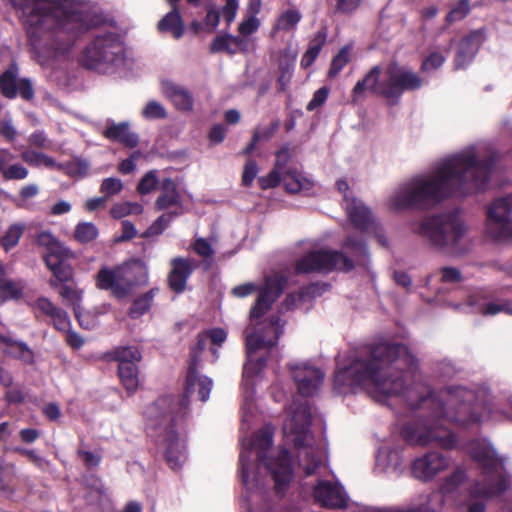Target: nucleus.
Wrapping results in <instances>:
<instances>
[{"mask_svg":"<svg viewBox=\"0 0 512 512\" xmlns=\"http://www.w3.org/2000/svg\"><path fill=\"white\" fill-rule=\"evenodd\" d=\"M414 358L408 349L399 344L379 343L365 359H356L348 367L338 368L334 377L335 389L362 387L377 401L405 393L411 408L429 410L416 430L407 435L412 444L437 445L452 448L455 435L449 425L460 427L478 425L490 419L491 410L485 403L474 402V392L463 387L449 386L437 394H427L422 384L407 387L406 381L413 371Z\"/></svg>","mask_w":512,"mask_h":512,"instance_id":"1","label":"nucleus"},{"mask_svg":"<svg viewBox=\"0 0 512 512\" xmlns=\"http://www.w3.org/2000/svg\"><path fill=\"white\" fill-rule=\"evenodd\" d=\"M483 154L474 146L437 163L431 172L416 175L391 196L395 210L428 208L452 195H467L485 189L491 164L480 160Z\"/></svg>","mask_w":512,"mask_h":512,"instance_id":"2","label":"nucleus"},{"mask_svg":"<svg viewBox=\"0 0 512 512\" xmlns=\"http://www.w3.org/2000/svg\"><path fill=\"white\" fill-rule=\"evenodd\" d=\"M17 10L30 39L36 41L44 38L50 40L55 32L57 40L65 38L63 46L55 48V56L66 53L77 32L90 27L92 5L82 0H61L60 5L64 19L50 12L51 0H10Z\"/></svg>","mask_w":512,"mask_h":512,"instance_id":"3","label":"nucleus"},{"mask_svg":"<svg viewBox=\"0 0 512 512\" xmlns=\"http://www.w3.org/2000/svg\"><path fill=\"white\" fill-rule=\"evenodd\" d=\"M468 452L483 467L484 486L477 483L467 501L468 512H484L485 500L504 492L509 486L503 461L486 440H476L468 444Z\"/></svg>","mask_w":512,"mask_h":512,"instance_id":"4","label":"nucleus"},{"mask_svg":"<svg viewBox=\"0 0 512 512\" xmlns=\"http://www.w3.org/2000/svg\"><path fill=\"white\" fill-rule=\"evenodd\" d=\"M422 84L423 81L417 73L392 62L383 70L379 65L374 66L355 84L351 97L353 102H357L366 91H370L387 99H398L404 91L417 90Z\"/></svg>","mask_w":512,"mask_h":512,"instance_id":"5","label":"nucleus"},{"mask_svg":"<svg viewBox=\"0 0 512 512\" xmlns=\"http://www.w3.org/2000/svg\"><path fill=\"white\" fill-rule=\"evenodd\" d=\"M311 413L306 402L294 403L288 410L283 434L288 443L298 450L300 465L311 475L321 463L319 450L313 445L310 433Z\"/></svg>","mask_w":512,"mask_h":512,"instance_id":"6","label":"nucleus"},{"mask_svg":"<svg viewBox=\"0 0 512 512\" xmlns=\"http://www.w3.org/2000/svg\"><path fill=\"white\" fill-rule=\"evenodd\" d=\"M417 232L433 247L451 253L462 252L468 239V227L455 213L427 218L420 224Z\"/></svg>","mask_w":512,"mask_h":512,"instance_id":"7","label":"nucleus"},{"mask_svg":"<svg viewBox=\"0 0 512 512\" xmlns=\"http://www.w3.org/2000/svg\"><path fill=\"white\" fill-rule=\"evenodd\" d=\"M125 48L114 33L97 35L83 50L79 61L82 66L103 74H111L123 65Z\"/></svg>","mask_w":512,"mask_h":512,"instance_id":"8","label":"nucleus"},{"mask_svg":"<svg viewBox=\"0 0 512 512\" xmlns=\"http://www.w3.org/2000/svg\"><path fill=\"white\" fill-rule=\"evenodd\" d=\"M95 280L99 289L109 290L117 299H123L129 296L136 286L147 283L148 268L139 260L116 267H102Z\"/></svg>","mask_w":512,"mask_h":512,"instance_id":"9","label":"nucleus"},{"mask_svg":"<svg viewBox=\"0 0 512 512\" xmlns=\"http://www.w3.org/2000/svg\"><path fill=\"white\" fill-rule=\"evenodd\" d=\"M168 406L167 399H160L146 408L145 414L151 429L158 435V442L164 449L167 463L172 469L179 468L185 460L184 446L172 427V412L163 413Z\"/></svg>","mask_w":512,"mask_h":512,"instance_id":"10","label":"nucleus"},{"mask_svg":"<svg viewBox=\"0 0 512 512\" xmlns=\"http://www.w3.org/2000/svg\"><path fill=\"white\" fill-rule=\"evenodd\" d=\"M283 333L280 319L272 320L263 328L246 335L247 361L244 365V386H250V378L257 375L265 367V359L257 356V352L274 346Z\"/></svg>","mask_w":512,"mask_h":512,"instance_id":"11","label":"nucleus"},{"mask_svg":"<svg viewBox=\"0 0 512 512\" xmlns=\"http://www.w3.org/2000/svg\"><path fill=\"white\" fill-rule=\"evenodd\" d=\"M273 429L265 426L258 431L250 442V449L256 450L259 460L263 461L272 474L277 492H283L292 479L293 473L288 452L282 450L276 459L266 460L265 452L272 446Z\"/></svg>","mask_w":512,"mask_h":512,"instance_id":"12","label":"nucleus"},{"mask_svg":"<svg viewBox=\"0 0 512 512\" xmlns=\"http://www.w3.org/2000/svg\"><path fill=\"white\" fill-rule=\"evenodd\" d=\"M352 261L339 251L318 249L308 252L296 262L297 273H328L333 270L349 271Z\"/></svg>","mask_w":512,"mask_h":512,"instance_id":"13","label":"nucleus"},{"mask_svg":"<svg viewBox=\"0 0 512 512\" xmlns=\"http://www.w3.org/2000/svg\"><path fill=\"white\" fill-rule=\"evenodd\" d=\"M485 234L495 241L512 239V196L497 199L491 204Z\"/></svg>","mask_w":512,"mask_h":512,"instance_id":"14","label":"nucleus"},{"mask_svg":"<svg viewBox=\"0 0 512 512\" xmlns=\"http://www.w3.org/2000/svg\"><path fill=\"white\" fill-rule=\"evenodd\" d=\"M206 338V335L198 336V341L191 351V363L186 377V392L188 394L197 393L201 401L208 400L213 385L211 379L199 376L197 373L199 356L206 348Z\"/></svg>","mask_w":512,"mask_h":512,"instance_id":"15","label":"nucleus"},{"mask_svg":"<svg viewBox=\"0 0 512 512\" xmlns=\"http://www.w3.org/2000/svg\"><path fill=\"white\" fill-rule=\"evenodd\" d=\"M292 378L302 396H312L323 383V372L308 363L290 365Z\"/></svg>","mask_w":512,"mask_h":512,"instance_id":"16","label":"nucleus"},{"mask_svg":"<svg viewBox=\"0 0 512 512\" xmlns=\"http://www.w3.org/2000/svg\"><path fill=\"white\" fill-rule=\"evenodd\" d=\"M448 467L449 460L447 457L438 452H429L415 459L412 465V473L419 480L430 481Z\"/></svg>","mask_w":512,"mask_h":512,"instance_id":"17","label":"nucleus"},{"mask_svg":"<svg viewBox=\"0 0 512 512\" xmlns=\"http://www.w3.org/2000/svg\"><path fill=\"white\" fill-rule=\"evenodd\" d=\"M284 289V282L280 277L267 279L265 285L261 288L255 305L250 311L252 319H258L264 315L272 303L281 295Z\"/></svg>","mask_w":512,"mask_h":512,"instance_id":"18","label":"nucleus"},{"mask_svg":"<svg viewBox=\"0 0 512 512\" xmlns=\"http://www.w3.org/2000/svg\"><path fill=\"white\" fill-rule=\"evenodd\" d=\"M348 188L346 181H337V189L344 194V206L349 218L356 227L365 229L371 222V213L360 200H357L354 197H349L346 194Z\"/></svg>","mask_w":512,"mask_h":512,"instance_id":"19","label":"nucleus"},{"mask_svg":"<svg viewBox=\"0 0 512 512\" xmlns=\"http://www.w3.org/2000/svg\"><path fill=\"white\" fill-rule=\"evenodd\" d=\"M313 496L324 507L342 508L347 504V495L343 488L328 481H320L314 488Z\"/></svg>","mask_w":512,"mask_h":512,"instance_id":"20","label":"nucleus"},{"mask_svg":"<svg viewBox=\"0 0 512 512\" xmlns=\"http://www.w3.org/2000/svg\"><path fill=\"white\" fill-rule=\"evenodd\" d=\"M155 207L158 210L171 211L173 215H182L184 213L181 195L173 179L165 178L161 181L160 195L155 201Z\"/></svg>","mask_w":512,"mask_h":512,"instance_id":"21","label":"nucleus"},{"mask_svg":"<svg viewBox=\"0 0 512 512\" xmlns=\"http://www.w3.org/2000/svg\"><path fill=\"white\" fill-rule=\"evenodd\" d=\"M484 40L485 33L482 29H479L471 32L460 41L455 58V66L457 69L465 67L473 60Z\"/></svg>","mask_w":512,"mask_h":512,"instance_id":"22","label":"nucleus"},{"mask_svg":"<svg viewBox=\"0 0 512 512\" xmlns=\"http://www.w3.org/2000/svg\"><path fill=\"white\" fill-rule=\"evenodd\" d=\"M171 271L168 276L170 288L177 292H183L186 288L187 280L193 271V263L189 259L174 258L171 261Z\"/></svg>","mask_w":512,"mask_h":512,"instance_id":"23","label":"nucleus"},{"mask_svg":"<svg viewBox=\"0 0 512 512\" xmlns=\"http://www.w3.org/2000/svg\"><path fill=\"white\" fill-rule=\"evenodd\" d=\"M162 92L177 109L185 111L192 109L193 98L185 88L171 81H163Z\"/></svg>","mask_w":512,"mask_h":512,"instance_id":"24","label":"nucleus"},{"mask_svg":"<svg viewBox=\"0 0 512 512\" xmlns=\"http://www.w3.org/2000/svg\"><path fill=\"white\" fill-rule=\"evenodd\" d=\"M45 263L54 276V279L49 281V285L52 288H57L59 283H66L72 279V267L66 262L60 261L56 256L47 255L45 257Z\"/></svg>","mask_w":512,"mask_h":512,"instance_id":"25","label":"nucleus"},{"mask_svg":"<svg viewBox=\"0 0 512 512\" xmlns=\"http://www.w3.org/2000/svg\"><path fill=\"white\" fill-rule=\"evenodd\" d=\"M289 159L287 149L279 151L276 155V163L273 170L266 176L260 177L258 183L264 190L276 187L281 181L283 182L284 166Z\"/></svg>","mask_w":512,"mask_h":512,"instance_id":"26","label":"nucleus"},{"mask_svg":"<svg viewBox=\"0 0 512 512\" xmlns=\"http://www.w3.org/2000/svg\"><path fill=\"white\" fill-rule=\"evenodd\" d=\"M283 184L286 191L290 193H298L308 191L312 188L313 182L309 178L303 176L296 169L284 166Z\"/></svg>","mask_w":512,"mask_h":512,"instance_id":"27","label":"nucleus"},{"mask_svg":"<svg viewBox=\"0 0 512 512\" xmlns=\"http://www.w3.org/2000/svg\"><path fill=\"white\" fill-rule=\"evenodd\" d=\"M104 136L110 140L118 141L133 148L138 144V135L131 132L127 122L112 124L104 131Z\"/></svg>","mask_w":512,"mask_h":512,"instance_id":"28","label":"nucleus"},{"mask_svg":"<svg viewBox=\"0 0 512 512\" xmlns=\"http://www.w3.org/2000/svg\"><path fill=\"white\" fill-rule=\"evenodd\" d=\"M83 290L72 287L69 285H63L59 289V295L62 298L63 302L72 307L74 310L75 316L79 321V324L85 328H89L88 325H85L82 320V314H81V303L83 299Z\"/></svg>","mask_w":512,"mask_h":512,"instance_id":"29","label":"nucleus"},{"mask_svg":"<svg viewBox=\"0 0 512 512\" xmlns=\"http://www.w3.org/2000/svg\"><path fill=\"white\" fill-rule=\"evenodd\" d=\"M162 32H170L174 38L179 39L184 33V24L177 6H172V11L167 13L158 23Z\"/></svg>","mask_w":512,"mask_h":512,"instance_id":"30","label":"nucleus"},{"mask_svg":"<svg viewBox=\"0 0 512 512\" xmlns=\"http://www.w3.org/2000/svg\"><path fill=\"white\" fill-rule=\"evenodd\" d=\"M443 505V496L440 492L432 493L429 496L428 504L425 508H412L408 510L389 509V508H375L370 507L364 509L362 512H436Z\"/></svg>","mask_w":512,"mask_h":512,"instance_id":"31","label":"nucleus"},{"mask_svg":"<svg viewBox=\"0 0 512 512\" xmlns=\"http://www.w3.org/2000/svg\"><path fill=\"white\" fill-rule=\"evenodd\" d=\"M302 19V14L299 10L290 8L280 13L273 28V32L277 31H292Z\"/></svg>","mask_w":512,"mask_h":512,"instance_id":"32","label":"nucleus"},{"mask_svg":"<svg viewBox=\"0 0 512 512\" xmlns=\"http://www.w3.org/2000/svg\"><path fill=\"white\" fill-rule=\"evenodd\" d=\"M118 374L122 385L130 394L134 393L139 387V370L136 364L128 366H118Z\"/></svg>","mask_w":512,"mask_h":512,"instance_id":"33","label":"nucleus"},{"mask_svg":"<svg viewBox=\"0 0 512 512\" xmlns=\"http://www.w3.org/2000/svg\"><path fill=\"white\" fill-rule=\"evenodd\" d=\"M113 359L118 362V366H128L139 363L142 359L140 350L136 347H119L112 353Z\"/></svg>","mask_w":512,"mask_h":512,"instance_id":"34","label":"nucleus"},{"mask_svg":"<svg viewBox=\"0 0 512 512\" xmlns=\"http://www.w3.org/2000/svg\"><path fill=\"white\" fill-rule=\"evenodd\" d=\"M21 158L28 165L33 167H47V168H57L58 163L47 154L37 152L32 149H26L21 153Z\"/></svg>","mask_w":512,"mask_h":512,"instance_id":"35","label":"nucleus"},{"mask_svg":"<svg viewBox=\"0 0 512 512\" xmlns=\"http://www.w3.org/2000/svg\"><path fill=\"white\" fill-rule=\"evenodd\" d=\"M18 82L17 67L13 66L0 77V89L2 94L7 98H14L17 95Z\"/></svg>","mask_w":512,"mask_h":512,"instance_id":"36","label":"nucleus"},{"mask_svg":"<svg viewBox=\"0 0 512 512\" xmlns=\"http://www.w3.org/2000/svg\"><path fill=\"white\" fill-rule=\"evenodd\" d=\"M56 169L62 170L70 177L82 178L88 174L89 164L87 161L76 159L66 164L58 163Z\"/></svg>","mask_w":512,"mask_h":512,"instance_id":"37","label":"nucleus"},{"mask_svg":"<svg viewBox=\"0 0 512 512\" xmlns=\"http://www.w3.org/2000/svg\"><path fill=\"white\" fill-rule=\"evenodd\" d=\"M25 230L23 224L15 223L8 227L5 234L1 238V244L6 251L15 247Z\"/></svg>","mask_w":512,"mask_h":512,"instance_id":"38","label":"nucleus"},{"mask_svg":"<svg viewBox=\"0 0 512 512\" xmlns=\"http://www.w3.org/2000/svg\"><path fill=\"white\" fill-rule=\"evenodd\" d=\"M24 284L22 281L9 277L0 284V296L3 299H18L22 296Z\"/></svg>","mask_w":512,"mask_h":512,"instance_id":"39","label":"nucleus"},{"mask_svg":"<svg viewBox=\"0 0 512 512\" xmlns=\"http://www.w3.org/2000/svg\"><path fill=\"white\" fill-rule=\"evenodd\" d=\"M36 242L49 252L48 255L55 256L62 249L60 241L49 230L40 232L36 237Z\"/></svg>","mask_w":512,"mask_h":512,"instance_id":"40","label":"nucleus"},{"mask_svg":"<svg viewBox=\"0 0 512 512\" xmlns=\"http://www.w3.org/2000/svg\"><path fill=\"white\" fill-rule=\"evenodd\" d=\"M154 294L153 290L147 292L143 296L137 298L129 309V315L132 318H138L145 314L152 304Z\"/></svg>","mask_w":512,"mask_h":512,"instance_id":"41","label":"nucleus"},{"mask_svg":"<svg viewBox=\"0 0 512 512\" xmlns=\"http://www.w3.org/2000/svg\"><path fill=\"white\" fill-rule=\"evenodd\" d=\"M350 52L351 47L345 46L333 58L331 67L328 72L329 77H336L339 72L347 65V63L350 61Z\"/></svg>","mask_w":512,"mask_h":512,"instance_id":"42","label":"nucleus"},{"mask_svg":"<svg viewBox=\"0 0 512 512\" xmlns=\"http://www.w3.org/2000/svg\"><path fill=\"white\" fill-rule=\"evenodd\" d=\"M97 236L98 229L91 222L79 223L75 228V238L81 243L93 241Z\"/></svg>","mask_w":512,"mask_h":512,"instance_id":"43","label":"nucleus"},{"mask_svg":"<svg viewBox=\"0 0 512 512\" xmlns=\"http://www.w3.org/2000/svg\"><path fill=\"white\" fill-rule=\"evenodd\" d=\"M45 316L49 317L53 326L60 331H67L70 326V320L67 313L60 307L54 305Z\"/></svg>","mask_w":512,"mask_h":512,"instance_id":"44","label":"nucleus"},{"mask_svg":"<svg viewBox=\"0 0 512 512\" xmlns=\"http://www.w3.org/2000/svg\"><path fill=\"white\" fill-rule=\"evenodd\" d=\"M470 12V2L469 0H460L455 3L449 13L446 16V21L448 24H452L454 22L460 21L464 19Z\"/></svg>","mask_w":512,"mask_h":512,"instance_id":"45","label":"nucleus"},{"mask_svg":"<svg viewBox=\"0 0 512 512\" xmlns=\"http://www.w3.org/2000/svg\"><path fill=\"white\" fill-rule=\"evenodd\" d=\"M0 343H4L7 346H10L14 349V351L18 354V357L23 361L30 363L33 360V352L28 348V346L23 342H15L10 338L0 335Z\"/></svg>","mask_w":512,"mask_h":512,"instance_id":"46","label":"nucleus"},{"mask_svg":"<svg viewBox=\"0 0 512 512\" xmlns=\"http://www.w3.org/2000/svg\"><path fill=\"white\" fill-rule=\"evenodd\" d=\"M29 170L22 165L21 163L11 164L6 166L5 170H3V179L10 180H24L28 177Z\"/></svg>","mask_w":512,"mask_h":512,"instance_id":"47","label":"nucleus"},{"mask_svg":"<svg viewBox=\"0 0 512 512\" xmlns=\"http://www.w3.org/2000/svg\"><path fill=\"white\" fill-rule=\"evenodd\" d=\"M142 206L136 203L124 202L116 204L112 207L110 213L113 218L120 219L132 213H140Z\"/></svg>","mask_w":512,"mask_h":512,"instance_id":"48","label":"nucleus"},{"mask_svg":"<svg viewBox=\"0 0 512 512\" xmlns=\"http://www.w3.org/2000/svg\"><path fill=\"white\" fill-rule=\"evenodd\" d=\"M158 183L157 171L151 170L141 178L137 190L141 194H148L156 188Z\"/></svg>","mask_w":512,"mask_h":512,"instance_id":"49","label":"nucleus"},{"mask_svg":"<svg viewBox=\"0 0 512 512\" xmlns=\"http://www.w3.org/2000/svg\"><path fill=\"white\" fill-rule=\"evenodd\" d=\"M146 119H161L166 117L165 108L157 101H149L142 111Z\"/></svg>","mask_w":512,"mask_h":512,"instance_id":"50","label":"nucleus"},{"mask_svg":"<svg viewBox=\"0 0 512 512\" xmlns=\"http://www.w3.org/2000/svg\"><path fill=\"white\" fill-rule=\"evenodd\" d=\"M122 188L123 184L119 178L109 177L102 181L100 190L106 197H111L120 193Z\"/></svg>","mask_w":512,"mask_h":512,"instance_id":"51","label":"nucleus"},{"mask_svg":"<svg viewBox=\"0 0 512 512\" xmlns=\"http://www.w3.org/2000/svg\"><path fill=\"white\" fill-rule=\"evenodd\" d=\"M232 35L217 36L211 43L210 50L213 53L226 51L229 54L233 53V45L231 40Z\"/></svg>","mask_w":512,"mask_h":512,"instance_id":"52","label":"nucleus"},{"mask_svg":"<svg viewBox=\"0 0 512 512\" xmlns=\"http://www.w3.org/2000/svg\"><path fill=\"white\" fill-rule=\"evenodd\" d=\"M260 27V20L257 16H248L246 19L241 21L238 26V32L246 37L255 33Z\"/></svg>","mask_w":512,"mask_h":512,"instance_id":"53","label":"nucleus"},{"mask_svg":"<svg viewBox=\"0 0 512 512\" xmlns=\"http://www.w3.org/2000/svg\"><path fill=\"white\" fill-rule=\"evenodd\" d=\"M445 60L446 58L443 54L433 52L423 61L421 68L423 71L436 70L444 64Z\"/></svg>","mask_w":512,"mask_h":512,"instance_id":"54","label":"nucleus"},{"mask_svg":"<svg viewBox=\"0 0 512 512\" xmlns=\"http://www.w3.org/2000/svg\"><path fill=\"white\" fill-rule=\"evenodd\" d=\"M193 249L200 257L211 259L214 255L212 245L204 238H197L194 242Z\"/></svg>","mask_w":512,"mask_h":512,"instance_id":"55","label":"nucleus"},{"mask_svg":"<svg viewBox=\"0 0 512 512\" xmlns=\"http://www.w3.org/2000/svg\"><path fill=\"white\" fill-rule=\"evenodd\" d=\"M257 174H258L257 163L254 160L249 159L244 165V169H243V173H242V184L244 186H250L252 184V182L254 181V179L256 178Z\"/></svg>","mask_w":512,"mask_h":512,"instance_id":"56","label":"nucleus"},{"mask_svg":"<svg viewBox=\"0 0 512 512\" xmlns=\"http://www.w3.org/2000/svg\"><path fill=\"white\" fill-rule=\"evenodd\" d=\"M239 9V0H226L222 8V16L226 23L230 25L236 18Z\"/></svg>","mask_w":512,"mask_h":512,"instance_id":"57","label":"nucleus"},{"mask_svg":"<svg viewBox=\"0 0 512 512\" xmlns=\"http://www.w3.org/2000/svg\"><path fill=\"white\" fill-rule=\"evenodd\" d=\"M328 94H329L328 88L322 87V88L318 89L314 93L312 99L307 104V107H306L307 110L308 111H313L316 108H318L321 105H323L325 103V101L327 100V98H328Z\"/></svg>","mask_w":512,"mask_h":512,"instance_id":"58","label":"nucleus"},{"mask_svg":"<svg viewBox=\"0 0 512 512\" xmlns=\"http://www.w3.org/2000/svg\"><path fill=\"white\" fill-rule=\"evenodd\" d=\"M0 134L7 141H14L17 137V130L15 129L12 119L10 117L2 119L0 122Z\"/></svg>","mask_w":512,"mask_h":512,"instance_id":"59","label":"nucleus"},{"mask_svg":"<svg viewBox=\"0 0 512 512\" xmlns=\"http://www.w3.org/2000/svg\"><path fill=\"white\" fill-rule=\"evenodd\" d=\"M344 248L355 257L364 256L366 254V247L361 240L348 238L344 243Z\"/></svg>","mask_w":512,"mask_h":512,"instance_id":"60","label":"nucleus"},{"mask_svg":"<svg viewBox=\"0 0 512 512\" xmlns=\"http://www.w3.org/2000/svg\"><path fill=\"white\" fill-rule=\"evenodd\" d=\"M499 312H505L509 315H512V305L510 303H489L482 310L484 315H495Z\"/></svg>","mask_w":512,"mask_h":512,"instance_id":"61","label":"nucleus"},{"mask_svg":"<svg viewBox=\"0 0 512 512\" xmlns=\"http://www.w3.org/2000/svg\"><path fill=\"white\" fill-rule=\"evenodd\" d=\"M178 215H173V212L168 211L157 218V220L151 226V230L155 233H161L172 221L173 218Z\"/></svg>","mask_w":512,"mask_h":512,"instance_id":"62","label":"nucleus"},{"mask_svg":"<svg viewBox=\"0 0 512 512\" xmlns=\"http://www.w3.org/2000/svg\"><path fill=\"white\" fill-rule=\"evenodd\" d=\"M28 142L30 146L37 148H49L50 146V141L48 140L46 134L43 131H37L32 133L28 138Z\"/></svg>","mask_w":512,"mask_h":512,"instance_id":"63","label":"nucleus"},{"mask_svg":"<svg viewBox=\"0 0 512 512\" xmlns=\"http://www.w3.org/2000/svg\"><path fill=\"white\" fill-rule=\"evenodd\" d=\"M54 303L46 298V297H39L33 304L32 308L37 313H41L42 315H46L52 308L54 307Z\"/></svg>","mask_w":512,"mask_h":512,"instance_id":"64","label":"nucleus"}]
</instances>
